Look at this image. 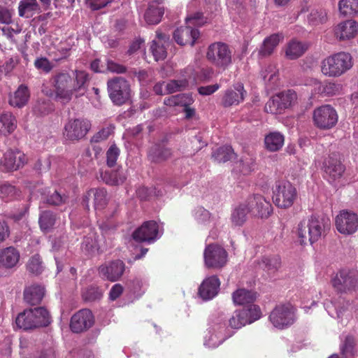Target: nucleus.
<instances>
[{
    "label": "nucleus",
    "instance_id": "f257e3e1",
    "mask_svg": "<svg viewBox=\"0 0 358 358\" xmlns=\"http://www.w3.org/2000/svg\"><path fill=\"white\" fill-rule=\"evenodd\" d=\"M89 80V75L85 71H75L74 78L67 73H59L51 80L53 91L45 94L62 103H68L73 96L80 97L85 94Z\"/></svg>",
    "mask_w": 358,
    "mask_h": 358
},
{
    "label": "nucleus",
    "instance_id": "8fccbe9b",
    "mask_svg": "<svg viewBox=\"0 0 358 358\" xmlns=\"http://www.w3.org/2000/svg\"><path fill=\"white\" fill-rule=\"evenodd\" d=\"M338 7L343 15H352L358 13V0H341Z\"/></svg>",
    "mask_w": 358,
    "mask_h": 358
},
{
    "label": "nucleus",
    "instance_id": "20e7f679",
    "mask_svg": "<svg viewBox=\"0 0 358 358\" xmlns=\"http://www.w3.org/2000/svg\"><path fill=\"white\" fill-rule=\"evenodd\" d=\"M185 27H180L175 30L173 38L180 45H194L196 41L199 38L200 33L197 27L205 23L202 13H197L193 15L186 17Z\"/></svg>",
    "mask_w": 358,
    "mask_h": 358
},
{
    "label": "nucleus",
    "instance_id": "774afa93",
    "mask_svg": "<svg viewBox=\"0 0 358 358\" xmlns=\"http://www.w3.org/2000/svg\"><path fill=\"white\" fill-rule=\"evenodd\" d=\"M52 157H48L39 159L35 165V168L40 172L48 171L51 165Z\"/></svg>",
    "mask_w": 358,
    "mask_h": 358
},
{
    "label": "nucleus",
    "instance_id": "72a5a7b5",
    "mask_svg": "<svg viewBox=\"0 0 358 358\" xmlns=\"http://www.w3.org/2000/svg\"><path fill=\"white\" fill-rule=\"evenodd\" d=\"M17 127V120L10 112H3L0 114V135L11 134Z\"/></svg>",
    "mask_w": 358,
    "mask_h": 358
},
{
    "label": "nucleus",
    "instance_id": "cd10ccee",
    "mask_svg": "<svg viewBox=\"0 0 358 358\" xmlns=\"http://www.w3.org/2000/svg\"><path fill=\"white\" fill-rule=\"evenodd\" d=\"M106 191L103 189H92L87 192V195L83 199L86 208H89L88 200L90 197L94 198V205L96 210H101L104 208L107 203Z\"/></svg>",
    "mask_w": 358,
    "mask_h": 358
},
{
    "label": "nucleus",
    "instance_id": "ddd939ff",
    "mask_svg": "<svg viewBox=\"0 0 358 358\" xmlns=\"http://www.w3.org/2000/svg\"><path fill=\"white\" fill-rule=\"evenodd\" d=\"M108 90L112 101L118 106L129 98L130 88L128 82L122 77H116L108 81Z\"/></svg>",
    "mask_w": 358,
    "mask_h": 358
},
{
    "label": "nucleus",
    "instance_id": "a211bd4d",
    "mask_svg": "<svg viewBox=\"0 0 358 358\" xmlns=\"http://www.w3.org/2000/svg\"><path fill=\"white\" fill-rule=\"evenodd\" d=\"M90 120L83 118L70 120L64 126V136L70 141L84 138L91 129Z\"/></svg>",
    "mask_w": 358,
    "mask_h": 358
},
{
    "label": "nucleus",
    "instance_id": "e2e57ef3",
    "mask_svg": "<svg viewBox=\"0 0 358 358\" xmlns=\"http://www.w3.org/2000/svg\"><path fill=\"white\" fill-rule=\"evenodd\" d=\"M278 100H280L279 97L273 96L271 99L268 101V102L265 105V110L267 113H270L271 114H276L280 113L282 109L281 108V106L279 103Z\"/></svg>",
    "mask_w": 358,
    "mask_h": 358
},
{
    "label": "nucleus",
    "instance_id": "603ef678",
    "mask_svg": "<svg viewBox=\"0 0 358 358\" xmlns=\"http://www.w3.org/2000/svg\"><path fill=\"white\" fill-rule=\"evenodd\" d=\"M341 353L343 358H354L355 355V340L351 336H346L341 345Z\"/></svg>",
    "mask_w": 358,
    "mask_h": 358
},
{
    "label": "nucleus",
    "instance_id": "de8ad7c7",
    "mask_svg": "<svg viewBox=\"0 0 358 358\" xmlns=\"http://www.w3.org/2000/svg\"><path fill=\"white\" fill-rule=\"evenodd\" d=\"M262 76L266 82L267 87L270 89H272L274 86L276 85L278 80V70L276 66L275 65L268 66L265 71L262 72Z\"/></svg>",
    "mask_w": 358,
    "mask_h": 358
},
{
    "label": "nucleus",
    "instance_id": "c85d7f7f",
    "mask_svg": "<svg viewBox=\"0 0 358 358\" xmlns=\"http://www.w3.org/2000/svg\"><path fill=\"white\" fill-rule=\"evenodd\" d=\"M45 294V289L41 285H34L28 287L24 292L26 303L34 306L41 303Z\"/></svg>",
    "mask_w": 358,
    "mask_h": 358
},
{
    "label": "nucleus",
    "instance_id": "37998d69",
    "mask_svg": "<svg viewBox=\"0 0 358 358\" xmlns=\"http://www.w3.org/2000/svg\"><path fill=\"white\" fill-rule=\"evenodd\" d=\"M171 155V152L169 148L155 145L149 152V157L152 162H161L169 159Z\"/></svg>",
    "mask_w": 358,
    "mask_h": 358
},
{
    "label": "nucleus",
    "instance_id": "f3484780",
    "mask_svg": "<svg viewBox=\"0 0 358 358\" xmlns=\"http://www.w3.org/2000/svg\"><path fill=\"white\" fill-rule=\"evenodd\" d=\"M162 234V228L155 221L145 222L133 233V238L138 242L153 243Z\"/></svg>",
    "mask_w": 358,
    "mask_h": 358
},
{
    "label": "nucleus",
    "instance_id": "f8f14e48",
    "mask_svg": "<svg viewBox=\"0 0 358 358\" xmlns=\"http://www.w3.org/2000/svg\"><path fill=\"white\" fill-rule=\"evenodd\" d=\"M324 178L334 186L341 185V178L345 172V167L341 163L338 155H329L323 162Z\"/></svg>",
    "mask_w": 358,
    "mask_h": 358
},
{
    "label": "nucleus",
    "instance_id": "69168bd1",
    "mask_svg": "<svg viewBox=\"0 0 358 358\" xmlns=\"http://www.w3.org/2000/svg\"><path fill=\"white\" fill-rule=\"evenodd\" d=\"M34 66L39 71L49 73L52 69V64L46 57H38L34 62Z\"/></svg>",
    "mask_w": 358,
    "mask_h": 358
},
{
    "label": "nucleus",
    "instance_id": "4be33fe9",
    "mask_svg": "<svg viewBox=\"0 0 358 358\" xmlns=\"http://www.w3.org/2000/svg\"><path fill=\"white\" fill-rule=\"evenodd\" d=\"M220 286V281L217 276H208L201 283L198 294L204 301L211 300L218 294Z\"/></svg>",
    "mask_w": 358,
    "mask_h": 358
},
{
    "label": "nucleus",
    "instance_id": "aec40b11",
    "mask_svg": "<svg viewBox=\"0 0 358 358\" xmlns=\"http://www.w3.org/2000/svg\"><path fill=\"white\" fill-rule=\"evenodd\" d=\"M124 270V263L121 260H115L101 265L99 267V273L103 279L115 282L122 277Z\"/></svg>",
    "mask_w": 358,
    "mask_h": 358
},
{
    "label": "nucleus",
    "instance_id": "7c9ffc66",
    "mask_svg": "<svg viewBox=\"0 0 358 358\" xmlns=\"http://www.w3.org/2000/svg\"><path fill=\"white\" fill-rule=\"evenodd\" d=\"M164 13V8L153 2L149 4L145 13L144 18L148 24H157L162 20Z\"/></svg>",
    "mask_w": 358,
    "mask_h": 358
},
{
    "label": "nucleus",
    "instance_id": "f704fd0d",
    "mask_svg": "<svg viewBox=\"0 0 358 358\" xmlns=\"http://www.w3.org/2000/svg\"><path fill=\"white\" fill-rule=\"evenodd\" d=\"M41 6L34 0H21L18 6V13L20 17L29 18L35 13H40Z\"/></svg>",
    "mask_w": 358,
    "mask_h": 358
},
{
    "label": "nucleus",
    "instance_id": "5fc2aeb1",
    "mask_svg": "<svg viewBox=\"0 0 358 358\" xmlns=\"http://www.w3.org/2000/svg\"><path fill=\"white\" fill-rule=\"evenodd\" d=\"M101 289L96 286H90L83 291L82 296L86 301H94L102 297Z\"/></svg>",
    "mask_w": 358,
    "mask_h": 358
},
{
    "label": "nucleus",
    "instance_id": "2eb2a0df",
    "mask_svg": "<svg viewBox=\"0 0 358 358\" xmlns=\"http://www.w3.org/2000/svg\"><path fill=\"white\" fill-rule=\"evenodd\" d=\"M335 226L343 235L354 234L358 230V215L349 210H342L335 218Z\"/></svg>",
    "mask_w": 358,
    "mask_h": 358
},
{
    "label": "nucleus",
    "instance_id": "3c124183",
    "mask_svg": "<svg viewBox=\"0 0 358 358\" xmlns=\"http://www.w3.org/2000/svg\"><path fill=\"white\" fill-rule=\"evenodd\" d=\"M189 86H191L189 78L171 80L169 83H166V92H167V94H171L184 90Z\"/></svg>",
    "mask_w": 358,
    "mask_h": 358
},
{
    "label": "nucleus",
    "instance_id": "0eeeda50",
    "mask_svg": "<svg viewBox=\"0 0 358 358\" xmlns=\"http://www.w3.org/2000/svg\"><path fill=\"white\" fill-rule=\"evenodd\" d=\"M206 59L215 67L225 70L233 63L232 50L225 43L215 42L208 47Z\"/></svg>",
    "mask_w": 358,
    "mask_h": 358
},
{
    "label": "nucleus",
    "instance_id": "393cba45",
    "mask_svg": "<svg viewBox=\"0 0 358 358\" xmlns=\"http://www.w3.org/2000/svg\"><path fill=\"white\" fill-rule=\"evenodd\" d=\"M358 33V23L350 20L339 23L334 28L335 36L340 41L354 38Z\"/></svg>",
    "mask_w": 358,
    "mask_h": 358
},
{
    "label": "nucleus",
    "instance_id": "e433bc0d",
    "mask_svg": "<svg viewBox=\"0 0 358 358\" xmlns=\"http://www.w3.org/2000/svg\"><path fill=\"white\" fill-rule=\"evenodd\" d=\"M29 99V92L24 85H20L13 95L10 96L9 103L12 106L22 108L27 104Z\"/></svg>",
    "mask_w": 358,
    "mask_h": 358
},
{
    "label": "nucleus",
    "instance_id": "2f4dec72",
    "mask_svg": "<svg viewBox=\"0 0 358 358\" xmlns=\"http://www.w3.org/2000/svg\"><path fill=\"white\" fill-rule=\"evenodd\" d=\"M307 49L308 45L306 43L293 39L287 43L285 48V56L289 59H296L302 56Z\"/></svg>",
    "mask_w": 358,
    "mask_h": 358
},
{
    "label": "nucleus",
    "instance_id": "4c0bfd02",
    "mask_svg": "<svg viewBox=\"0 0 358 358\" xmlns=\"http://www.w3.org/2000/svg\"><path fill=\"white\" fill-rule=\"evenodd\" d=\"M284 136L278 131L271 132L264 138L266 149L271 152L279 150L284 145Z\"/></svg>",
    "mask_w": 358,
    "mask_h": 358
},
{
    "label": "nucleus",
    "instance_id": "58836bf2",
    "mask_svg": "<svg viewBox=\"0 0 358 358\" xmlns=\"http://www.w3.org/2000/svg\"><path fill=\"white\" fill-rule=\"evenodd\" d=\"M250 213L244 203H240L235 207L231 215V222L235 227L242 226L247 220L248 215Z\"/></svg>",
    "mask_w": 358,
    "mask_h": 358
},
{
    "label": "nucleus",
    "instance_id": "6e6552de",
    "mask_svg": "<svg viewBox=\"0 0 358 358\" xmlns=\"http://www.w3.org/2000/svg\"><path fill=\"white\" fill-rule=\"evenodd\" d=\"M273 194L274 203L280 208H290L297 197L296 188L288 181L276 182Z\"/></svg>",
    "mask_w": 358,
    "mask_h": 358
},
{
    "label": "nucleus",
    "instance_id": "6e6d98bb",
    "mask_svg": "<svg viewBox=\"0 0 358 358\" xmlns=\"http://www.w3.org/2000/svg\"><path fill=\"white\" fill-rule=\"evenodd\" d=\"M279 97L280 100H278L279 103L281 106L282 110L287 108L291 106L292 102L296 99V94L294 91L288 90L282 92L275 95Z\"/></svg>",
    "mask_w": 358,
    "mask_h": 358
},
{
    "label": "nucleus",
    "instance_id": "c756f323",
    "mask_svg": "<svg viewBox=\"0 0 358 358\" xmlns=\"http://www.w3.org/2000/svg\"><path fill=\"white\" fill-rule=\"evenodd\" d=\"M255 294L245 289H239L234 292L232 295L233 301L235 304L243 306V308L248 309L250 305H254Z\"/></svg>",
    "mask_w": 358,
    "mask_h": 358
},
{
    "label": "nucleus",
    "instance_id": "473e14b6",
    "mask_svg": "<svg viewBox=\"0 0 358 358\" xmlns=\"http://www.w3.org/2000/svg\"><path fill=\"white\" fill-rule=\"evenodd\" d=\"M20 196V191L13 185L6 181L0 182V199L9 202L17 199Z\"/></svg>",
    "mask_w": 358,
    "mask_h": 358
},
{
    "label": "nucleus",
    "instance_id": "dca6fc26",
    "mask_svg": "<svg viewBox=\"0 0 358 358\" xmlns=\"http://www.w3.org/2000/svg\"><path fill=\"white\" fill-rule=\"evenodd\" d=\"M204 265L208 268H220L227 262V253L221 246L215 244L208 245L203 252Z\"/></svg>",
    "mask_w": 358,
    "mask_h": 358
},
{
    "label": "nucleus",
    "instance_id": "4d7b16f0",
    "mask_svg": "<svg viewBox=\"0 0 358 358\" xmlns=\"http://www.w3.org/2000/svg\"><path fill=\"white\" fill-rule=\"evenodd\" d=\"M27 270L35 275H38L43 270V262L38 255H35L30 258L27 264Z\"/></svg>",
    "mask_w": 358,
    "mask_h": 358
},
{
    "label": "nucleus",
    "instance_id": "4468645a",
    "mask_svg": "<svg viewBox=\"0 0 358 358\" xmlns=\"http://www.w3.org/2000/svg\"><path fill=\"white\" fill-rule=\"evenodd\" d=\"M338 118L337 112L330 105H323L313 111V122L316 127L320 129H331L336 124Z\"/></svg>",
    "mask_w": 358,
    "mask_h": 358
},
{
    "label": "nucleus",
    "instance_id": "09e8293b",
    "mask_svg": "<svg viewBox=\"0 0 358 358\" xmlns=\"http://www.w3.org/2000/svg\"><path fill=\"white\" fill-rule=\"evenodd\" d=\"M213 70L211 68L202 69L199 72L189 76L191 86L196 85L198 83L206 81L211 78Z\"/></svg>",
    "mask_w": 358,
    "mask_h": 358
},
{
    "label": "nucleus",
    "instance_id": "0e129e2a",
    "mask_svg": "<svg viewBox=\"0 0 358 358\" xmlns=\"http://www.w3.org/2000/svg\"><path fill=\"white\" fill-rule=\"evenodd\" d=\"M119 155V148L115 145H112L106 152V162L108 166L110 167L115 166Z\"/></svg>",
    "mask_w": 358,
    "mask_h": 358
},
{
    "label": "nucleus",
    "instance_id": "c03bdc74",
    "mask_svg": "<svg viewBox=\"0 0 358 358\" xmlns=\"http://www.w3.org/2000/svg\"><path fill=\"white\" fill-rule=\"evenodd\" d=\"M234 150L229 145L220 147L212 154V157L218 163L229 161L234 157Z\"/></svg>",
    "mask_w": 358,
    "mask_h": 358
},
{
    "label": "nucleus",
    "instance_id": "49530a36",
    "mask_svg": "<svg viewBox=\"0 0 358 358\" xmlns=\"http://www.w3.org/2000/svg\"><path fill=\"white\" fill-rule=\"evenodd\" d=\"M192 103V99L185 94L171 96L164 99V104L169 106H188Z\"/></svg>",
    "mask_w": 358,
    "mask_h": 358
},
{
    "label": "nucleus",
    "instance_id": "b1692460",
    "mask_svg": "<svg viewBox=\"0 0 358 358\" xmlns=\"http://www.w3.org/2000/svg\"><path fill=\"white\" fill-rule=\"evenodd\" d=\"M243 203L247 205L249 211H251L257 206L260 205L261 210H257V212L259 213V217L262 218L268 217L273 211L271 203L259 194H254L249 196Z\"/></svg>",
    "mask_w": 358,
    "mask_h": 358
},
{
    "label": "nucleus",
    "instance_id": "ea45409f",
    "mask_svg": "<svg viewBox=\"0 0 358 358\" xmlns=\"http://www.w3.org/2000/svg\"><path fill=\"white\" fill-rule=\"evenodd\" d=\"M157 41H152L150 50L155 61L163 60L166 57V51L162 43L165 41L166 36L159 31H157Z\"/></svg>",
    "mask_w": 358,
    "mask_h": 358
},
{
    "label": "nucleus",
    "instance_id": "a18cd8bd",
    "mask_svg": "<svg viewBox=\"0 0 358 358\" xmlns=\"http://www.w3.org/2000/svg\"><path fill=\"white\" fill-rule=\"evenodd\" d=\"M56 222L55 215L50 211H43L39 217V224L42 231H49L55 225Z\"/></svg>",
    "mask_w": 358,
    "mask_h": 358
},
{
    "label": "nucleus",
    "instance_id": "052dcab7",
    "mask_svg": "<svg viewBox=\"0 0 358 358\" xmlns=\"http://www.w3.org/2000/svg\"><path fill=\"white\" fill-rule=\"evenodd\" d=\"M327 20V13L324 10H313L308 16V21L313 25L322 24Z\"/></svg>",
    "mask_w": 358,
    "mask_h": 358
},
{
    "label": "nucleus",
    "instance_id": "a878e982",
    "mask_svg": "<svg viewBox=\"0 0 358 358\" xmlns=\"http://www.w3.org/2000/svg\"><path fill=\"white\" fill-rule=\"evenodd\" d=\"M20 252L14 247L10 246L0 250V266L6 268L15 267L19 260Z\"/></svg>",
    "mask_w": 358,
    "mask_h": 358
},
{
    "label": "nucleus",
    "instance_id": "79ce46f5",
    "mask_svg": "<svg viewBox=\"0 0 358 358\" xmlns=\"http://www.w3.org/2000/svg\"><path fill=\"white\" fill-rule=\"evenodd\" d=\"M103 180L110 185H119L127 179V176L122 170L106 171L102 174Z\"/></svg>",
    "mask_w": 358,
    "mask_h": 358
},
{
    "label": "nucleus",
    "instance_id": "9b49d317",
    "mask_svg": "<svg viewBox=\"0 0 358 358\" xmlns=\"http://www.w3.org/2000/svg\"><path fill=\"white\" fill-rule=\"evenodd\" d=\"M333 287L339 292L355 290L358 287V271L342 269L332 278Z\"/></svg>",
    "mask_w": 358,
    "mask_h": 358
},
{
    "label": "nucleus",
    "instance_id": "412c9836",
    "mask_svg": "<svg viewBox=\"0 0 358 358\" xmlns=\"http://www.w3.org/2000/svg\"><path fill=\"white\" fill-rule=\"evenodd\" d=\"M94 317L88 309H83L74 314L71 320L70 327L72 331L80 333L92 327Z\"/></svg>",
    "mask_w": 358,
    "mask_h": 358
},
{
    "label": "nucleus",
    "instance_id": "864d4df0",
    "mask_svg": "<svg viewBox=\"0 0 358 358\" xmlns=\"http://www.w3.org/2000/svg\"><path fill=\"white\" fill-rule=\"evenodd\" d=\"M239 165L240 171L243 175L250 174L257 169L255 159L250 155L243 156L239 162Z\"/></svg>",
    "mask_w": 358,
    "mask_h": 358
},
{
    "label": "nucleus",
    "instance_id": "39448f33",
    "mask_svg": "<svg viewBox=\"0 0 358 358\" xmlns=\"http://www.w3.org/2000/svg\"><path fill=\"white\" fill-rule=\"evenodd\" d=\"M352 66L350 54L341 52L330 55L321 62V72L327 77H338Z\"/></svg>",
    "mask_w": 358,
    "mask_h": 358
},
{
    "label": "nucleus",
    "instance_id": "680f3d73",
    "mask_svg": "<svg viewBox=\"0 0 358 358\" xmlns=\"http://www.w3.org/2000/svg\"><path fill=\"white\" fill-rule=\"evenodd\" d=\"M145 287V281L143 280L142 279L135 278L131 282L129 289L131 292H132L134 295L136 296H141L144 293Z\"/></svg>",
    "mask_w": 358,
    "mask_h": 358
},
{
    "label": "nucleus",
    "instance_id": "13d9d810",
    "mask_svg": "<svg viewBox=\"0 0 358 358\" xmlns=\"http://www.w3.org/2000/svg\"><path fill=\"white\" fill-rule=\"evenodd\" d=\"M280 264L281 260L278 255L273 257H264L262 259L260 266L267 271H275L280 267Z\"/></svg>",
    "mask_w": 358,
    "mask_h": 358
},
{
    "label": "nucleus",
    "instance_id": "a19ab883",
    "mask_svg": "<svg viewBox=\"0 0 358 358\" xmlns=\"http://www.w3.org/2000/svg\"><path fill=\"white\" fill-rule=\"evenodd\" d=\"M282 38L283 36L278 34L266 38L259 50V54L264 57L270 55Z\"/></svg>",
    "mask_w": 358,
    "mask_h": 358
},
{
    "label": "nucleus",
    "instance_id": "c9c22d12",
    "mask_svg": "<svg viewBox=\"0 0 358 358\" xmlns=\"http://www.w3.org/2000/svg\"><path fill=\"white\" fill-rule=\"evenodd\" d=\"M324 306L329 315L333 317L341 318L348 310L350 303L345 299H340L338 301L325 303Z\"/></svg>",
    "mask_w": 358,
    "mask_h": 358
},
{
    "label": "nucleus",
    "instance_id": "6ab92c4d",
    "mask_svg": "<svg viewBox=\"0 0 358 358\" xmlns=\"http://www.w3.org/2000/svg\"><path fill=\"white\" fill-rule=\"evenodd\" d=\"M27 162L25 155L20 150H8L1 160V169L5 172L14 171L22 167Z\"/></svg>",
    "mask_w": 358,
    "mask_h": 358
},
{
    "label": "nucleus",
    "instance_id": "338daca9",
    "mask_svg": "<svg viewBox=\"0 0 358 358\" xmlns=\"http://www.w3.org/2000/svg\"><path fill=\"white\" fill-rule=\"evenodd\" d=\"M13 11L6 7L0 6V23L9 24L11 22Z\"/></svg>",
    "mask_w": 358,
    "mask_h": 358
},
{
    "label": "nucleus",
    "instance_id": "9d476101",
    "mask_svg": "<svg viewBox=\"0 0 358 358\" xmlns=\"http://www.w3.org/2000/svg\"><path fill=\"white\" fill-rule=\"evenodd\" d=\"M261 316L259 307L257 305H250L248 309L243 308L234 311L233 315L228 320V322L231 329H238L255 322Z\"/></svg>",
    "mask_w": 358,
    "mask_h": 358
},
{
    "label": "nucleus",
    "instance_id": "bb28decb",
    "mask_svg": "<svg viewBox=\"0 0 358 358\" xmlns=\"http://www.w3.org/2000/svg\"><path fill=\"white\" fill-rule=\"evenodd\" d=\"M306 85L313 87V92L317 94H322L327 96H334L338 94L342 90V86L336 83H328L322 85L317 79H311L309 83Z\"/></svg>",
    "mask_w": 358,
    "mask_h": 358
},
{
    "label": "nucleus",
    "instance_id": "bf43d9fd",
    "mask_svg": "<svg viewBox=\"0 0 358 358\" xmlns=\"http://www.w3.org/2000/svg\"><path fill=\"white\" fill-rule=\"evenodd\" d=\"M193 216L197 222L201 224H206L210 220V213L203 207L196 208Z\"/></svg>",
    "mask_w": 358,
    "mask_h": 358
},
{
    "label": "nucleus",
    "instance_id": "7ed1b4c3",
    "mask_svg": "<svg viewBox=\"0 0 358 358\" xmlns=\"http://www.w3.org/2000/svg\"><path fill=\"white\" fill-rule=\"evenodd\" d=\"M227 318L223 313H217L210 317L208 327L204 336V345L208 348H215L226 339L233 335L226 326Z\"/></svg>",
    "mask_w": 358,
    "mask_h": 358
},
{
    "label": "nucleus",
    "instance_id": "1a4fd4ad",
    "mask_svg": "<svg viewBox=\"0 0 358 358\" xmlns=\"http://www.w3.org/2000/svg\"><path fill=\"white\" fill-rule=\"evenodd\" d=\"M269 320L274 327L286 329L296 320L295 308L289 303L277 305L271 312Z\"/></svg>",
    "mask_w": 358,
    "mask_h": 358
},
{
    "label": "nucleus",
    "instance_id": "5701e85b",
    "mask_svg": "<svg viewBox=\"0 0 358 358\" xmlns=\"http://www.w3.org/2000/svg\"><path fill=\"white\" fill-rule=\"evenodd\" d=\"M245 94L243 85L238 83L234 85L233 88L225 91L222 99V104L224 107L238 105L244 100Z\"/></svg>",
    "mask_w": 358,
    "mask_h": 358
},
{
    "label": "nucleus",
    "instance_id": "f03ea898",
    "mask_svg": "<svg viewBox=\"0 0 358 358\" xmlns=\"http://www.w3.org/2000/svg\"><path fill=\"white\" fill-rule=\"evenodd\" d=\"M330 229V221L327 218L311 216L302 220L298 225L297 235L301 245L308 241L311 244L324 237Z\"/></svg>",
    "mask_w": 358,
    "mask_h": 358
},
{
    "label": "nucleus",
    "instance_id": "423d86ee",
    "mask_svg": "<svg viewBox=\"0 0 358 358\" xmlns=\"http://www.w3.org/2000/svg\"><path fill=\"white\" fill-rule=\"evenodd\" d=\"M50 322L49 313L43 307L24 310L15 320L17 327L24 330L47 326Z\"/></svg>",
    "mask_w": 358,
    "mask_h": 358
}]
</instances>
